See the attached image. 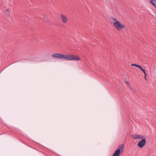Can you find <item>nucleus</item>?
Returning <instances> with one entry per match:
<instances>
[{
	"instance_id": "1",
	"label": "nucleus",
	"mask_w": 156,
	"mask_h": 156,
	"mask_svg": "<svg viewBox=\"0 0 156 156\" xmlns=\"http://www.w3.org/2000/svg\"><path fill=\"white\" fill-rule=\"evenodd\" d=\"M111 20L112 21H115L113 23V26L118 31H120L125 28V25L122 24L120 21L117 20L115 18H112Z\"/></svg>"
},
{
	"instance_id": "2",
	"label": "nucleus",
	"mask_w": 156,
	"mask_h": 156,
	"mask_svg": "<svg viewBox=\"0 0 156 156\" xmlns=\"http://www.w3.org/2000/svg\"><path fill=\"white\" fill-rule=\"evenodd\" d=\"M52 57L53 58L58 59H64L68 60V55L58 53H54L52 54Z\"/></svg>"
},
{
	"instance_id": "3",
	"label": "nucleus",
	"mask_w": 156,
	"mask_h": 156,
	"mask_svg": "<svg viewBox=\"0 0 156 156\" xmlns=\"http://www.w3.org/2000/svg\"><path fill=\"white\" fill-rule=\"evenodd\" d=\"M69 60L78 61L80 60V57L78 56L73 55H69Z\"/></svg>"
},
{
	"instance_id": "4",
	"label": "nucleus",
	"mask_w": 156,
	"mask_h": 156,
	"mask_svg": "<svg viewBox=\"0 0 156 156\" xmlns=\"http://www.w3.org/2000/svg\"><path fill=\"white\" fill-rule=\"evenodd\" d=\"M146 140L145 138H143L141 140L139 141L137 144L138 146L140 148L143 147L146 144Z\"/></svg>"
},
{
	"instance_id": "5",
	"label": "nucleus",
	"mask_w": 156,
	"mask_h": 156,
	"mask_svg": "<svg viewBox=\"0 0 156 156\" xmlns=\"http://www.w3.org/2000/svg\"><path fill=\"white\" fill-rule=\"evenodd\" d=\"M132 137L135 140L142 139L144 138V136L139 134H136L133 135Z\"/></svg>"
},
{
	"instance_id": "6",
	"label": "nucleus",
	"mask_w": 156,
	"mask_h": 156,
	"mask_svg": "<svg viewBox=\"0 0 156 156\" xmlns=\"http://www.w3.org/2000/svg\"><path fill=\"white\" fill-rule=\"evenodd\" d=\"M131 65L132 66H134L139 68L140 70H141L143 71L144 73L145 72V70L143 69L141 66L135 64H131Z\"/></svg>"
},
{
	"instance_id": "7",
	"label": "nucleus",
	"mask_w": 156,
	"mask_h": 156,
	"mask_svg": "<svg viewBox=\"0 0 156 156\" xmlns=\"http://www.w3.org/2000/svg\"><path fill=\"white\" fill-rule=\"evenodd\" d=\"M61 16L63 22L64 23H66L67 20V17L63 15H61Z\"/></svg>"
},
{
	"instance_id": "8",
	"label": "nucleus",
	"mask_w": 156,
	"mask_h": 156,
	"mask_svg": "<svg viewBox=\"0 0 156 156\" xmlns=\"http://www.w3.org/2000/svg\"><path fill=\"white\" fill-rule=\"evenodd\" d=\"M124 145L123 144H121L119 146L118 149L117 150H120V152L122 153L124 150Z\"/></svg>"
},
{
	"instance_id": "9",
	"label": "nucleus",
	"mask_w": 156,
	"mask_h": 156,
	"mask_svg": "<svg viewBox=\"0 0 156 156\" xmlns=\"http://www.w3.org/2000/svg\"><path fill=\"white\" fill-rule=\"evenodd\" d=\"M120 152V150H116L113 154V156H119Z\"/></svg>"
},
{
	"instance_id": "10",
	"label": "nucleus",
	"mask_w": 156,
	"mask_h": 156,
	"mask_svg": "<svg viewBox=\"0 0 156 156\" xmlns=\"http://www.w3.org/2000/svg\"><path fill=\"white\" fill-rule=\"evenodd\" d=\"M150 2L156 8V0H151Z\"/></svg>"
},
{
	"instance_id": "11",
	"label": "nucleus",
	"mask_w": 156,
	"mask_h": 156,
	"mask_svg": "<svg viewBox=\"0 0 156 156\" xmlns=\"http://www.w3.org/2000/svg\"><path fill=\"white\" fill-rule=\"evenodd\" d=\"M43 17L44 18V21L46 22H47L48 19V17H47V16L46 15L44 14V15H43Z\"/></svg>"
},
{
	"instance_id": "12",
	"label": "nucleus",
	"mask_w": 156,
	"mask_h": 156,
	"mask_svg": "<svg viewBox=\"0 0 156 156\" xmlns=\"http://www.w3.org/2000/svg\"><path fill=\"white\" fill-rule=\"evenodd\" d=\"M144 75H145V76H144V78L146 80H147V79L146 78V77H147V74H146V72L144 73Z\"/></svg>"
},
{
	"instance_id": "13",
	"label": "nucleus",
	"mask_w": 156,
	"mask_h": 156,
	"mask_svg": "<svg viewBox=\"0 0 156 156\" xmlns=\"http://www.w3.org/2000/svg\"><path fill=\"white\" fill-rule=\"evenodd\" d=\"M125 83L128 85V86H129V83L127 81H126L125 82Z\"/></svg>"
}]
</instances>
